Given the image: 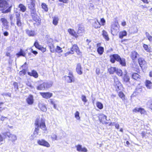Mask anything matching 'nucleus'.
I'll return each mask as SVG.
<instances>
[{"mask_svg": "<svg viewBox=\"0 0 152 152\" xmlns=\"http://www.w3.org/2000/svg\"><path fill=\"white\" fill-rule=\"evenodd\" d=\"M101 23L102 25H103L105 23V20L104 18H102L101 19Z\"/></svg>", "mask_w": 152, "mask_h": 152, "instance_id": "60", "label": "nucleus"}, {"mask_svg": "<svg viewBox=\"0 0 152 152\" xmlns=\"http://www.w3.org/2000/svg\"><path fill=\"white\" fill-rule=\"evenodd\" d=\"M26 102L29 105L32 104L34 102L33 96L31 95H29L26 99Z\"/></svg>", "mask_w": 152, "mask_h": 152, "instance_id": "14", "label": "nucleus"}, {"mask_svg": "<svg viewBox=\"0 0 152 152\" xmlns=\"http://www.w3.org/2000/svg\"><path fill=\"white\" fill-rule=\"evenodd\" d=\"M40 95L44 98L48 99L50 98L52 96V94L49 92H40Z\"/></svg>", "mask_w": 152, "mask_h": 152, "instance_id": "9", "label": "nucleus"}, {"mask_svg": "<svg viewBox=\"0 0 152 152\" xmlns=\"http://www.w3.org/2000/svg\"><path fill=\"white\" fill-rule=\"evenodd\" d=\"M118 95L121 98L122 100H124L125 99V96L122 92H120L119 93Z\"/></svg>", "mask_w": 152, "mask_h": 152, "instance_id": "45", "label": "nucleus"}, {"mask_svg": "<svg viewBox=\"0 0 152 152\" xmlns=\"http://www.w3.org/2000/svg\"><path fill=\"white\" fill-rule=\"evenodd\" d=\"M36 137V135H34L33 134L30 137V139L33 140Z\"/></svg>", "mask_w": 152, "mask_h": 152, "instance_id": "62", "label": "nucleus"}, {"mask_svg": "<svg viewBox=\"0 0 152 152\" xmlns=\"http://www.w3.org/2000/svg\"><path fill=\"white\" fill-rule=\"evenodd\" d=\"M143 47L144 49L147 52H151V48L146 44H143Z\"/></svg>", "mask_w": 152, "mask_h": 152, "instance_id": "28", "label": "nucleus"}, {"mask_svg": "<svg viewBox=\"0 0 152 152\" xmlns=\"http://www.w3.org/2000/svg\"><path fill=\"white\" fill-rule=\"evenodd\" d=\"M99 120L103 124H106L107 117L104 114H101L99 116Z\"/></svg>", "mask_w": 152, "mask_h": 152, "instance_id": "11", "label": "nucleus"}, {"mask_svg": "<svg viewBox=\"0 0 152 152\" xmlns=\"http://www.w3.org/2000/svg\"><path fill=\"white\" fill-rule=\"evenodd\" d=\"M110 61L112 63H114L115 60L118 61L122 65L125 66V61L124 58H121L118 54H114L110 56Z\"/></svg>", "mask_w": 152, "mask_h": 152, "instance_id": "2", "label": "nucleus"}, {"mask_svg": "<svg viewBox=\"0 0 152 152\" xmlns=\"http://www.w3.org/2000/svg\"><path fill=\"white\" fill-rule=\"evenodd\" d=\"M26 50H23L22 49H21L20 51V56H22L24 57L26 55Z\"/></svg>", "mask_w": 152, "mask_h": 152, "instance_id": "41", "label": "nucleus"}, {"mask_svg": "<svg viewBox=\"0 0 152 152\" xmlns=\"http://www.w3.org/2000/svg\"><path fill=\"white\" fill-rule=\"evenodd\" d=\"M32 18L33 20L36 22L39 23L40 22L41 19L37 15L32 16Z\"/></svg>", "mask_w": 152, "mask_h": 152, "instance_id": "25", "label": "nucleus"}, {"mask_svg": "<svg viewBox=\"0 0 152 152\" xmlns=\"http://www.w3.org/2000/svg\"><path fill=\"white\" fill-rule=\"evenodd\" d=\"M104 48L102 47H99L97 49V51L100 55H102L104 51Z\"/></svg>", "mask_w": 152, "mask_h": 152, "instance_id": "33", "label": "nucleus"}, {"mask_svg": "<svg viewBox=\"0 0 152 152\" xmlns=\"http://www.w3.org/2000/svg\"><path fill=\"white\" fill-rule=\"evenodd\" d=\"M28 75L31 76H33L35 78L38 77V76L37 73L35 70H32L31 72H28Z\"/></svg>", "mask_w": 152, "mask_h": 152, "instance_id": "19", "label": "nucleus"}, {"mask_svg": "<svg viewBox=\"0 0 152 152\" xmlns=\"http://www.w3.org/2000/svg\"><path fill=\"white\" fill-rule=\"evenodd\" d=\"M4 139V138L0 134V143L2 142Z\"/></svg>", "mask_w": 152, "mask_h": 152, "instance_id": "64", "label": "nucleus"}, {"mask_svg": "<svg viewBox=\"0 0 152 152\" xmlns=\"http://www.w3.org/2000/svg\"><path fill=\"white\" fill-rule=\"evenodd\" d=\"M35 128L33 134L36 136L38 134L39 127L44 130L46 129L45 120L43 119H37L35 121Z\"/></svg>", "mask_w": 152, "mask_h": 152, "instance_id": "1", "label": "nucleus"}, {"mask_svg": "<svg viewBox=\"0 0 152 152\" xmlns=\"http://www.w3.org/2000/svg\"><path fill=\"white\" fill-rule=\"evenodd\" d=\"M58 18L57 17L55 16L53 18V23L54 25H56L58 23Z\"/></svg>", "mask_w": 152, "mask_h": 152, "instance_id": "32", "label": "nucleus"}, {"mask_svg": "<svg viewBox=\"0 0 152 152\" xmlns=\"http://www.w3.org/2000/svg\"><path fill=\"white\" fill-rule=\"evenodd\" d=\"M12 0H0V10L5 9L8 7L9 2Z\"/></svg>", "mask_w": 152, "mask_h": 152, "instance_id": "3", "label": "nucleus"}, {"mask_svg": "<svg viewBox=\"0 0 152 152\" xmlns=\"http://www.w3.org/2000/svg\"><path fill=\"white\" fill-rule=\"evenodd\" d=\"M81 99L85 103L87 102V101L86 96L84 95L82 96Z\"/></svg>", "mask_w": 152, "mask_h": 152, "instance_id": "52", "label": "nucleus"}, {"mask_svg": "<svg viewBox=\"0 0 152 152\" xmlns=\"http://www.w3.org/2000/svg\"><path fill=\"white\" fill-rule=\"evenodd\" d=\"M115 72H116V73L119 76H121L122 75V70L119 69H116Z\"/></svg>", "mask_w": 152, "mask_h": 152, "instance_id": "38", "label": "nucleus"}, {"mask_svg": "<svg viewBox=\"0 0 152 152\" xmlns=\"http://www.w3.org/2000/svg\"><path fill=\"white\" fill-rule=\"evenodd\" d=\"M100 26L101 24L98 20H97L96 21H95L94 24V26L95 28H100Z\"/></svg>", "mask_w": 152, "mask_h": 152, "instance_id": "35", "label": "nucleus"}, {"mask_svg": "<svg viewBox=\"0 0 152 152\" xmlns=\"http://www.w3.org/2000/svg\"><path fill=\"white\" fill-rule=\"evenodd\" d=\"M139 55V54L136 52L134 51L132 52L131 57L133 60H134Z\"/></svg>", "mask_w": 152, "mask_h": 152, "instance_id": "22", "label": "nucleus"}, {"mask_svg": "<svg viewBox=\"0 0 152 152\" xmlns=\"http://www.w3.org/2000/svg\"><path fill=\"white\" fill-rule=\"evenodd\" d=\"M0 20L2 23H3V25L7 28L8 27V22L5 18H1V19Z\"/></svg>", "mask_w": 152, "mask_h": 152, "instance_id": "18", "label": "nucleus"}, {"mask_svg": "<svg viewBox=\"0 0 152 152\" xmlns=\"http://www.w3.org/2000/svg\"><path fill=\"white\" fill-rule=\"evenodd\" d=\"M118 23H115L112 25L111 28V32L113 35H115L118 31Z\"/></svg>", "mask_w": 152, "mask_h": 152, "instance_id": "5", "label": "nucleus"}, {"mask_svg": "<svg viewBox=\"0 0 152 152\" xmlns=\"http://www.w3.org/2000/svg\"><path fill=\"white\" fill-rule=\"evenodd\" d=\"M115 126V128L117 129H118L119 127V125L118 124H116L115 123H113L112 125Z\"/></svg>", "mask_w": 152, "mask_h": 152, "instance_id": "56", "label": "nucleus"}, {"mask_svg": "<svg viewBox=\"0 0 152 152\" xmlns=\"http://www.w3.org/2000/svg\"><path fill=\"white\" fill-rule=\"evenodd\" d=\"M26 32L27 34L29 36H34L35 35V32L34 31L28 30H26Z\"/></svg>", "mask_w": 152, "mask_h": 152, "instance_id": "30", "label": "nucleus"}, {"mask_svg": "<svg viewBox=\"0 0 152 152\" xmlns=\"http://www.w3.org/2000/svg\"><path fill=\"white\" fill-rule=\"evenodd\" d=\"M79 48L76 45H74L71 49V51L66 52L65 54L66 56L69 54H73L74 53V51H76Z\"/></svg>", "mask_w": 152, "mask_h": 152, "instance_id": "8", "label": "nucleus"}, {"mask_svg": "<svg viewBox=\"0 0 152 152\" xmlns=\"http://www.w3.org/2000/svg\"><path fill=\"white\" fill-rule=\"evenodd\" d=\"M52 86L51 83H44L37 86V89L38 90H44L46 88H48L51 87Z\"/></svg>", "mask_w": 152, "mask_h": 152, "instance_id": "4", "label": "nucleus"}, {"mask_svg": "<svg viewBox=\"0 0 152 152\" xmlns=\"http://www.w3.org/2000/svg\"><path fill=\"white\" fill-rule=\"evenodd\" d=\"M145 85L148 88H151L152 86V83L150 81L146 80L145 81Z\"/></svg>", "mask_w": 152, "mask_h": 152, "instance_id": "24", "label": "nucleus"}, {"mask_svg": "<svg viewBox=\"0 0 152 152\" xmlns=\"http://www.w3.org/2000/svg\"><path fill=\"white\" fill-rule=\"evenodd\" d=\"M49 46L50 49V51L51 52L53 53L55 51V47L53 45H50L49 44Z\"/></svg>", "mask_w": 152, "mask_h": 152, "instance_id": "44", "label": "nucleus"}, {"mask_svg": "<svg viewBox=\"0 0 152 152\" xmlns=\"http://www.w3.org/2000/svg\"><path fill=\"white\" fill-rule=\"evenodd\" d=\"M63 79L68 83H71L75 81L74 76L72 75L71 76H65L63 77Z\"/></svg>", "mask_w": 152, "mask_h": 152, "instance_id": "7", "label": "nucleus"}, {"mask_svg": "<svg viewBox=\"0 0 152 152\" xmlns=\"http://www.w3.org/2000/svg\"><path fill=\"white\" fill-rule=\"evenodd\" d=\"M34 45V46H35L38 49H40L42 47L41 46L39 45L37 41L35 42Z\"/></svg>", "mask_w": 152, "mask_h": 152, "instance_id": "46", "label": "nucleus"}, {"mask_svg": "<svg viewBox=\"0 0 152 152\" xmlns=\"http://www.w3.org/2000/svg\"><path fill=\"white\" fill-rule=\"evenodd\" d=\"M127 33L126 31L121 32L119 33V37L120 38H122L126 36Z\"/></svg>", "mask_w": 152, "mask_h": 152, "instance_id": "34", "label": "nucleus"}, {"mask_svg": "<svg viewBox=\"0 0 152 152\" xmlns=\"http://www.w3.org/2000/svg\"><path fill=\"white\" fill-rule=\"evenodd\" d=\"M133 111L135 112H140L141 114H145L146 113L145 110L143 108H136L133 110Z\"/></svg>", "mask_w": 152, "mask_h": 152, "instance_id": "10", "label": "nucleus"}, {"mask_svg": "<svg viewBox=\"0 0 152 152\" xmlns=\"http://www.w3.org/2000/svg\"><path fill=\"white\" fill-rule=\"evenodd\" d=\"M6 136L9 137V140L12 141H13L16 139V137L15 135L10 134V133H7Z\"/></svg>", "mask_w": 152, "mask_h": 152, "instance_id": "13", "label": "nucleus"}, {"mask_svg": "<svg viewBox=\"0 0 152 152\" xmlns=\"http://www.w3.org/2000/svg\"><path fill=\"white\" fill-rule=\"evenodd\" d=\"M96 72L97 74L99 75L100 73V69L99 68H97L96 69Z\"/></svg>", "mask_w": 152, "mask_h": 152, "instance_id": "63", "label": "nucleus"}, {"mask_svg": "<svg viewBox=\"0 0 152 152\" xmlns=\"http://www.w3.org/2000/svg\"><path fill=\"white\" fill-rule=\"evenodd\" d=\"M2 95L4 96H8L9 97H10L11 95V94L9 93H3L2 94Z\"/></svg>", "mask_w": 152, "mask_h": 152, "instance_id": "54", "label": "nucleus"}, {"mask_svg": "<svg viewBox=\"0 0 152 152\" xmlns=\"http://www.w3.org/2000/svg\"><path fill=\"white\" fill-rule=\"evenodd\" d=\"M30 3L28 4V8L31 10H33L35 9V0H30Z\"/></svg>", "mask_w": 152, "mask_h": 152, "instance_id": "15", "label": "nucleus"}, {"mask_svg": "<svg viewBox=\"0 0 152 152\" xmlns=\"http://www.w3.org/2000/svg\"><path fill=\"white\" fill-rule=\"evenodd\" d=\"M51 138L53 140H57V135L55 134H53L51 135Z\"/></svg>", "mask_w": 152, "mask_h": 152, "instance_id": "53", "label": "nucleus"}, {"mask_svg": "<svg viewBox=\"0 0 152 152\" xmlns=\"http://www.w3.org/2000/svg\"><path fill=\"white\" fill-rule=\"evenodd\" d=\"M132 78L136 80H137L140 78V76L137 73H134L132 75Z\"/></svg>", "mask_w": 152, "mask_h": 152, "instance_id": "27", "label": "nucleus"}, {"mask_svg": "<svg viewBox=\"0 0 152 152\" xmlns=\"http://www.w3.org/2000/svg\"><path fill=\"white\" fill-rule=\"evenodd\" d=\"M15 15H16V18H17V24L18 25V23L19 22V21L18 20V19H19V12L16 11L15 9Z\"/></svg>", "mask_w": 152, "mask_h": 152, "instance_id": "39", "label": "nucleus"}, {"mask_svg": "<svg viewBox=\"0 0 152 152\" xmlns=\"http://www.w3.org/2000/svg\"><path fill=\"white\" fill-rule=\"evenodd\" d=\"M97 107L99 109H102L103 108V104L100 102H97L96 103Z\"/></svg>", "mask_w": 152, "mask_h": 152, "instance_id": "37", "label": "nucleus"}, {"mask_svg": "<svg viewBox=\"0 0 152 152\" xmlns=\"http://www.w3.org/2000/svg\"><path fill=\"white\" fill-rule=\"evenodd\" d=\"M69 0H59V1L62 2L64 3H67Z\"/></svg>", "mask_w": 152, "mask_h": 152, "instance_id": "61", "label": "nucleus"}, {"mask_svg": "<svg viewBox=\"0 0 152 152\" xmlns=\"http://www.w3.org/2000/svg\"><path fill=\"white\" fill-rule=\"evenodd\" d=\"M27 65L26 63L25 62L21 66V68L23 69V70L21 71L20 73L23 72V75H25L26 74V70L27 69Z\"/></svg>", "mask_w": 152, "mask_h": 152, "instance_id": "21", "label": "nucleus"}, {"mask_svg": "<svg viewBox=\"0 0 152 152\" xmlns=\"http://www.w3.org/2000/svg\"><path fill=\"white\" fill-rule=\"evenodd\" d=\"M77 150L80 152H87V150L85 148H82V146L80 145H78L77 146Z\"/></svg>", "mask_w": 152, "mask_h": 152, "instance_id": "16", "label": "nucleus"}, {"mask_svg": "<svg viewBox=\"0 0 152 152\" xmlns=\"http://www.w3.org/2000/svg\"><path fill=\"white\" fill-rule=\"evenodd\" d=\"M37 143L40 145L48 148L50 147V145L49 143L44 140H39L37 141Z\"/></svg>", "mask_w": 152, "mask_h": 152, "instance_id": "6", "label": "nucleus"}, {"mask_svg": "<svg viewBox=\"0 0 152 152\" xmlns=\"http://www.w3.org/2000/svg\"><path fill=\"white\" fill-rule=\"evenodd\" d=\"M82 67L80 63H78L77 64L76 67V71L79 75H81L83 74V72L81 70Z\"/></svg>", "mask_w": 152, "mask_h": 152, "instance_id": "12", "label": "nucleus"}, {"mask_svg": "<svg viewBox=\"0 0 152 152\" xmlns=\"http://www.w3.org/2000/svg\"><path fill=\"white\" fill-rule=\"evenodd\" d=\"M79 28L77 31V33L80 34L81 33L83 32L84 31V29L83 26L82 25H79Z\"/></svg>", "mask_w": 152, "mask_h": 152, "instance_id": "23", "label": "nucleus"}, {"mask_svg": "<svg viewBox=\"0 0 152 152\" xmlns=\"http://www.w3.org/2000/svg\"><path fill=\"white\" fill-rule=\"evenodd\" d=\"M38 106L39 108L42 111L46 112L47 111L46 107L44 104L39 103L38 104Z\"/></svg>", "mask_w": 152, "mask_h": 152, "instance_id": "17", "label": "nucleus"}, {"mask_svg": "<svg viewBox=\"0 0 152 152\" xmlns=\"http://www.w3.org/2000/svg\"><path fill=\"white\" fill-rule=\"evenodd\" d=\"M94 8V5L92 3H90L89 4V8L90 10L93 9Z\"/></svg>", "mask_w": 152, "mask_h": 152, "instance_id": "57", "label": "nucleus"}, {"mask_svg": "<svg viewBox=\"0 0 152 152\" xmlns=\"http://www.w3.org/2000/svg\"><path fill=\"white\" fill-rule=\"evenodd\" d=\"M31 14L32 17L37 15L36 13L35 9H33V10H31Z\"/></svg>", "mask_w": 152, "mask_h": 152, "instance_id": "51", "label": "nucleus"}, {"mask_svg": "<svg viewBox=\"0 0 152 152\" xmlns=\"http://www.w3.org/2000/svg\"><path fill=\"white\" fill-rule=\"evenodd\" d=\"M142 137H146V133L144 131L142 132L141 133Z\"/></svg>", "mask_w": 152, "mask_h": 152, "instance_id": "55", "label": "nucleus"}, {"mask_svg": "<svg viewBox=\"0 0 152 152\" xmlns=\"http://www.w3.org/2000/svg\"><path fill=\"white\" fill-rule=\"evenodd\" d=\"M116 68L114 67H111L108 69V70L110 74H113L116 71Z\"/></svg>", "mask_w": 152, "mask_h": 152, "instance_id": "31", "label": "nucleus"}, {"mask_svg": "<svg viewBox=\"0 0 152 152\" xmlns=\"http://www.w3.org/2000/svg\"><path fill=\"white\" fill-rule=\"evenodd\" d=\"M114 81L115 85L118 88H119V87L121 86V83L117 78L115 79Z\"/></svg>", "mask_w": 152, "mask_h": 152, "instance_id": "36", "label": "nucleus"}, {"mask_svg": "<svg viewBox=\"0 0 152 152\" xmlns=\"http://www.w3.org/2000/svg\"><path fill=\"white\" fill-rule=\"evenodd\" d=\"M145 34L149 40L151 42H152V37L147 32H146Z\"/></svg>", "mask_w": 152, "mask_h": 152, "instance_id": "42", "label": "nucleus"}, {"mask_svg": "<svg viewBox=\"0 0 152 152\" xmlns=\"http://www.w3.org/2000/svg\"><path fill=\"white\" fill-rule=\"evenodd\" d=\"M75 52H76L77 53V54L78 55H79L80 56L82 55V53L80 51V50L79 49V48L78 49V50H76V51Z\"/></svg>", "mask_w": 152, "mask_h": 152, "instance_id": "58", "label": "nucleus"}, {"mask_svg": "<svg viewBox=\"0 0 152 152\" xmlns=\"http://www.w3.org/2000/svg\"><path fill=\"white\" fill-rule=\"evenodd\" d=\"M14 85L15 87V88L17 90L18 89V84L16 83H14Z\"/></svg>", "mask_w": 152, "mask_h": 152, "instance_id": "59", "label": "nucleus"}, {"mask_svg": "<svg viewBox=\"0 0 152 152\" xmlns=\"http://www.w3.org/2000/svg\"><path fill=\"white\" fill-rule=\"evenodd\" d=\"M61 48L58 46H57L56 48V51L58 53H61L63 51L61 49Z\"/></svg>", "mask_w": 152, "mask_h": 152, "instance_id": "47", "label": "nucleus"}, {"mask_svg": "<svg viewBox=\"0 0 152 152\" xmlns=\"http://www.w3.org/2000/svg\"><path fill=\"white\" fill-rule=\"evenodd\" d=\"M75 117L77 120H79L80 117L79 116V113L78 111H76L75 114Z\"/></svg>", "mask_w": 152, "mask_h": 152, "instance_id": "49", "label": "nucleus"}, {"mask_svg": "<svg viewBox=\"0 0 152 152\" xmlns=\"http://www.w3.org/2000/svg\"><path fill=\"white\" fill-rule=\"evenodd\" d=\"M147 104L149 108L152 110V100L149 101L147 103Z\"/></svg>", "mask_w": 152, "mask_h": 152, "instance_id": "48", "label": "nucleus"}, {"mask_svg": "<svg viewBox=\"0 0 152 152\" xmlns=\"http://www.w3.org/2000/svg\"><path fill=\"white\" fill-rule=\"evenodd\" d=\"M42 8L45 11H47L48 10V8L46 4L42 3L41 5Z\"/></svg>", "mask_w": 152, "mask_h": 152, "instance_id": "43", "label": "nucleus"}, {"mask_svg": "<svg viewBox=\"0 0 152 152\" xmlns=\"http://www.w3.org/2000/svg\"><path fill=\"white\" fill-rule=\"evenodd\" d=\"M138 62L141 67L143 66V65L146 64L145 61L142 58H140L138 59Z\"/></svg>", "mask_w": 152, "mask_h": 152, "instance_id": "26", "label": "nucleus"}, {"mask_svg": "<svg viewBox=\"0 0 152 152\" xmlns=\"http://www.w3.org/2000/svg\"><path fill=\"white\" fill-rule=\"evenodd\" d=\"M20 10L23 12H25L26 10V7L22 4H20Z\"/></svg>", "mask_w": 152, "mask_h": 152, "instance_id": "40", "label": "nucleus"}, {"mask_svg": "<svg viewBox=\"0 0 152 152\" xmlns=\"http://www.w3.org/2000/svg\"><path fill=\"white\" fill-rule=\"evenodd\" d=\"M68 31L69 33L72 36H73L75 37H78V35L74 30L71 29H69Z\"/></svg>", "mask_w": 152, "mask_h": 152, "instance_id": "20", "label": "nucleus"}, {"mask_svg": "<svg viewBox=\"0 0 152 152\" xmlns=\"http://www.w3.org/2000/svg\"><path fill=\"white\" fill-rule=\"evenodd\" d=\"M129 79L130 78L129 77L126 75L124 76V81L126 82H128L129 80Z\"/></svg>", "mask_w": 152, "mask_h": 152, "instance_id": "50", "label": "nucleus"}, {"mask_svg": "<svg viewBox=\"0 0 152 152\" xmlns=\"http://www.w3.org/2000/svg\"><path fill=\"white\" fill-rule=\"evenodd\" d=\"M102 34L106 40L108 41L109 40V39L107 33L106 31L103 30Z\"/></svg>", "mask_w": 152, "mask_h": 152, "instance_id": "29", "label": "nucleus"}]
</instances>
